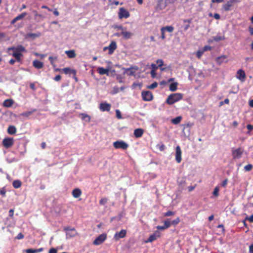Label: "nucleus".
<instances>
[{
    "label": "nucleus",
    "instance_id": "1",
    "mask_svg": "<svg viewBox=\"0 0 253 253\" xmlns=\"http://www.w3.org/2000/svg\"><path fill=\"white\" fill-rule=\"evenodd\" d=\"M183 95L181 93H175L170 94L167 99L166 103L172 105L182 99Z\"/></svg>",
    "mask_w": 253,
    "mask_h": 253
},
{
    "label": "nucleus",
    "instance_id": "2",
    "mask_svg": "<svg viewBox=\"0 0 253 253\" xmlns=\"http://www.w3.org/2000/svg\"><path fill=\"white\" fill-rule=\"evenodd\" d=\"M244 152V150L242 147L237 148H232L231 153L233 159H239L242 158Z\"/></svg>",
    "mask_w": 253,
    "mask_h": 253
},
{
    "label": "nucleus",
    "instance_id": "3",
    "mask_svg": "<svg viewBox=\"0 0 253 253\" xmlns=\"http://www.w3.org/2000/svg\"><path fill=\"white\" fill-rule=\"evenodd\" d=\"M64 230L66 232L67 238H71L75 237L78 233L75 228H71V227L68 226L65 227Z\"/></svg>",
    "mask_w": 253,
    "mask_h": 253
},
{
    "label": "nucleus",
    "instance_id": "4",
    "mask_svg": "<svg viewBox=\"0 0 253 253\" xmlns=\"http://www.w3.org/2000/svg\"><path fill=\"white\" fill-rule=\"evenodd\" d=\"M113 146L116 149H122L124 150H126L128 147L127 143L124 141H117L113 143Z\"/></svg>",
    "mask_w": 253,
    "mask_h": 253
},
{
    "label": "nucleus",
    "instance_id": "5",
    "mask_svg": "<svg viewBox=\"0 0 253 253\" xmlns=\"http://www.w3.org/2000/svg\"><path fill=\"white\" fill-rule=\"evenodd\" d=\"M107 239V234L103 233L97 237L93 242V244L95 246L101 245Z\"/></svg>",
    "mask_w": 253,
    "mask_h": 253
},
{
    "label": "nucleus",
    "instance_id": "6",
    "mask_svg": "<svg viewBox=\"0 0 253 253\" xmlns=\"http://www.w3.org/2000/svg\"><path fill=\"white\" fill-rule=\"evenodd\" d=\"M141 96L145 101H150L153 99V94L150 91H143L141 92Z\"/></svg>",
    "mask_w": 253,
    "mask_h": 253
},
{
    "label": "nucleus",
    "instance_id": "7",
    "mask_svg": "<svg viewBox=\"0 0 253 253\" xmlns=\"http://www.w3.org/2000/svg\"><path fill=\"white\" fill-rule=\"evenodd\" d=\"M2 144L6 148L11 147L14 144V139L13 138L7 137L3 139Z\"/></svg>",
    "mask_w": 253,
    "mask_h": 253
},
{
    "label": "nucleus",
    "instance_id": "8",
    "mask_svg": "<svg viewBox=\"0 0 253 253\" xmlns=\"http://www.w3.org/2000/svg\"><path fill=\"white\" fill-rule=\"evenodd\" d=\"M129 16L130 14L129 12L124 7H121L119 8L118 16L120 19H122L123 18H127Z\"/></svg>",
    "mask_w": 253,
    "mask_h": 253
},
{
    "label": "nucleus",
    "instance_id": "9",
    "mask_svg": "<svg viewBox=\"0 0 253 253\" xmlns=\"http://www.w3.org/2000/svg\"><path fill=\"white\" fill-rule=\"evenodd\" d=\"M117 43L114 41H112L110 43L109 45L107 47H104L103 50L105 51L106 49L109 50V54H112L114 50L117 48Z\"/></svg>",
    "mask_w": 253,
    "mask_h": 253
},
{
    "label": "nucleus",
    "instance_id": "10",
    "mask_svg": "<svg viewBox=\"0 0 253 253\" xmlns=\"http://www.w3.org/2000/svg\"><path fill=\"white\" fill-rule=\"evenodd\" d=\"M181 154L180 147L177 146L175 149V160L177 163H180L181 162Z\"/></svg>",
    "mask_w": 253,
    "mask_h": 253
},
{
    "label": "nucleus",
    "instance_id": "11",
    "mask_svg": "<svg viewBox=\"0 0 253 253\" xmlns=\"http://www.w3.org/2000/svg\"><path fill=\"white\" fill-rule=\"evenodd\" d=\"M99 109L102 111H109L111 109V104L106 102H102L99 104Z\"/></svg>",
    "mask_w": 253,
    "mask_h": 253
},
{
    "label": "nucleus",
    "instance_id": "12",
    "mask_svg": "<svg viewBox=\"0 0 253 253\" xmlns=\"http://www.w3.org/2000/svg\"><path fill=\"white\" fill-rule=\"evenodd\" d=\"M236 1V0H229L225 4L222 5V8L225 11H230L231 10V7L233 5V3Z\"/></svg>",
    "mask_w": 253,
    "mask_h": 253
},
{
    "label": "nucleus",
    "instance_id": "13",
    "mask_svg": "<svg viewBox=\"0 0 253 253\" xmlns=\"http://www.w3.org/2000/svg\"><path fill=\"white\" fill-rule=\"evenodd\" d=\"M126 231L125 229H122L119 232H117L114 235V239L118 241L121 238H123L126 236Z\"/></svg>",
    "mask_w": 253,
    "mask_h": 253
},
{
    "label": "nucleus",
    "instance_id": "14",
    "mask_svg": "<svg viewBox=\"0 0 253 253\" xmlns=\"http://www.w3.org/2000/svg\"><path fill=\"white\" fill-rule=\"evenodd\" d=\"M237 78L241 81H244L246 79V74L242 69H239L237 72Z\"/></svg>",
    "mask_w": 253,
    "mask_h": 253
},
{
    "label": "nucleus",
    "instance_id": "15",
    "mask_svg": "<svg viewBox=\"0 0 253 253\" xmlns=\"http://www.w3.org/2000/svg\"><path fill=\"white\" fill-rule=\"evenodd\" d=\"M41 36V33L40 32H37L36 33H28L25 36L26 39H31L34 40L36 38H38Z\"/></svg>",
    "mask_w": 253,
    "mask_h": 253
},
{
    "label": "nucleus",
    "instance_id": "16",
    "mask_svg": "<svg viewBox=\"0 0 253 253\" xmlns=\"http://www.w3.org/2000/svg\"><path fill=\"white\" fill-rule=\"evenodd\" d=\"M8 50H12L13 52L17 50V51H26V49L22 45H18L16 47L12 46L8 48Z\"/></svg>",
    "mask_w": 253,
    "mask_h": 253
},
{
    "label": "nucleus",
    "instance_id": "17",
    "mask_svg": "<svg viewBox=\"0 0 253 253\" xmlns=\"http://www.w3.org/2000/svg\"><path fill=\"white\" fill-rule=\"evenodd\" d=\"M160 237V233L159 232H156L149 236V237L147 239V241H146V243L152 242Z\"/></svg>",
    "mask_w": 253,
    "mask_h": 253
},
{
    "label": "nucleus",
    "instance_id": "18",
    "mask_svg": "<svg viewBox=\"0 0 253 253\" xmlns=\"http://www.w3.org/2000/svg\"><path fill=\"white\" fill-rule=\"evenodd\" d=\"M144 133V130L142 128H137L134 131V135L136 138L141 137Z\"/></svg>",
    "mask_w": 253,
    "mask_h": 253
},
{
    "label": "nucleus",
    "instance_id": "19",
    "mask_svg": "<svg viewBox=\"0 0 253 253\" xmlns=\"http://www.w3.org/2000/svg\"><path fill=\"white\" fill-rule=\"evenodd\" d=\"M33 66L38 69H42L43 67V62L39 61L38 60H35L33 62Z\"/></svg>",
    "mask_w": 253,
    "mask_h": 253
},
{
    "label": "nucleus",
    "instance_id": "20",
    "mask_svg": "<svg viewBox=\"0 0 253 253\" xmlns=\"http://www.w3.org/2000/svg\"><path fill=\"white\" fill-rule=\"evenodd\" d=\"M23 52V51H17L16 50L12 54V55L15 57V59L18 62H20L21 61V57L23 56L22 54Z\"/></svg>",
    "mask_w": 253,
    "mask_h": 253
},
{
    "label": "nucleus",
    "instance_id": "21",
    "mask_svg": "<svg viewBox=\"0 0 253 253\" xmlns=\"http://www.w3.org/2000/svg\"><path fill=\"white\" fill-rule=\"evenodd\" d=\"M121 35L123 36V38L125 40H127L131 38V36L133 35V34L130 32L126 31V30H124V31L121 32Z\"/></svg>",
    "mask_w": 253,
    "mask_h": 253
},
{
    "label": "nucleus",
    "instance_id": "22",
    "mask_svg": "<svg viewBox=\"0 0 253 253\" xmlns=\"http://www.w3.org/2000/svg\"><path fill=\"white\" fill-rule=\"evenodd\" d=\"M62 72L65 74H73L74 76L76 75V71L74 69H71L70 68H65L62 69Z\"/></svg>",
    "mask_w": 253,
    "mask_h": 253
},
{
    "label": "nucleus",
    "instance_id": "23",
    "mask_svg": "<svg viewBox=\"0 0 253 253\" xmlns=\"http://www.w3.org/2000/svg\"><path fill=\"white\" fill-rule=\"evenodd\" d=\"M72 194L74 198H78L81 196L82 191L80 189L76 188L72 191Z\"/></svg>",
    "mask_w": 253,
    "mask_h": 253
},
{
    "label": "nucleus",
    "instance_id": "24",
    "mask_svg": "<svg viewBox=\"0 0 253 253\" xmlns=\"http://www.w3.org/2000/svg\"><path fill=\"white\" fill-rule=\"evenodd\" d=\"M13 103L12 99H7L3 101V106L5 107H10L13 105Z\"/></svg>",
    "mask_w": 253,
    "mask_h": 253
},
{
    "label": "nucleus",
    "instance_id": "25",
    "mask_svg": "<svg viewBox=\"0 0 253 253\" xmlns=\"http://www.w3.org/2000/svg\"><path fill=\"white\" fill-rule=\"evenodd\" d=\"M97 72L100 75H105L106 74L108 75L109 74V70L107 69H105L103 67H99L97 69Z\"/></svg>",
    "mask_w": 253,
    "mask_h": 253
},
{
    "label": "nucleus",
    "instance_id": "26",
    "mask_svg": "<svg viewBox=\"0 0 253 253\" xmlns=\"http://www.w3.org/2000/svg\"><path fill=\"white\" fill-rule=\"evenodd\" d=\"M226 56H225V55H222V56H219V57H218L216 59V61L217 62V64H218L219 65H220L222 63L225 62H227V61H225L226 59Z\"/></svg>",
    "mask_w": 253,
    "mask_h": 253
},
{
    "label": "nucleus",
    "instance_id": "27",
    "mask_svg": "<svg viewBox=\"0 0 253 253\" xmlns=\"http://www.w3.org/2000/svg\"><path fill=\"white\" fill-rule=\"evenodd\" d=\"M66 54L70 58H73L76 57V53L74 50H67L65 51Z\"/></svg>",
    "mask_w": 253,
    "mask_h": 253
},
{
    "label": "nucleus",
    "instance_id": "28",
    "mask_svg": "<svg viewBox=\"0 0 253 253\" xmlns=\"http://www.w3.org/2000/svg\"><path fill=\"white\" fill-rule=\"evenodd\" d=\"M7 132L10 135L14 134L16 132V128L13 126H10L7 128Z\"/></svg>",
    "mask_w": 253,
    "mask_h": 253
},
{
    "label": "nucleus",
    "instance_id": "29",
    "mask_svg": "<svg viewBox=\"0 0 253 253\" xmlns=\"http://www.w3.org/2000/svg\"><path fill=\"white\" fill-rule=\"evenodd\" d=\"M80 116L83 120H85L87 122H90V117L88 115L84 113H81Z\"/></svg>",
    "mask_w": 253,
    "mask_h": 253
},
{
    "label": "nucleus",
    "instance_id": "30",
    "mask_svg": "<svg viewBox=\"0 0 253 253\" xmlns=\"http://www.w3.org/2000/svg\"><path fill=\"white\" fill-rule=\"evenodd\" d=\"M36 111V109H34L31 111H26L21 114V116L24 117H28L31 115L34 112Z\"/></svg>",
    "mask_w": 253,
    "mask_h": 253
},
{
    "label": "nucleus",
    "instance_id": "31",
    "mask_svg": "<svg viewBox=\"0 0 253 253\" xmlns=\"http://www.w3.org/2000/svg\"><path fill=\"white\" fill-rule=\"evenodd\" d=\"M178 83L177 82L173 83L169 85V89L171 91H175L177 89Z\"/></svg>",
    "mask_w": 253,
    "mask_h": 253
},
{
    "label": "nucleus",
    "instance_id": "32",
    "mask_svg": "<svg viewBox=\"0 0 253 253\" xmlns=\"http://www.w3.org/2000/svg\"><path fill=\"white\" fill-rule=\"evenodd\" d=\"M22 183L19 180H14L12 182V186L15 188H19L21 186Z\"/></svg>",
    "mask_w": 253,
    "mask_h": 253
},
{
    "label": "nucleus",
    "instance_id": "33",
    "mask_svg": "<svg viewBox=\"0 0 253 253\" xmlns=\"http://www.w3.org/2000/svg\"><path fill=\"white\" fill-rule=\"evenodd\" d=\"M163 30L165 31L166 30L169 32H172L174 30V28L172 26H168L162 27L161 29V31H163Z\"/></svg>",
    "mask_w": 253,
    "mask_h": 253
},
{
    "label": "nucleus",
    "instance_id": "34",
    "mask_svg": "<svg viewBox=\"0 0 253 253\" xmlns=\"http://www.w3.org/2000/svg\"><path fill=\"white\" fill-rule=\"evenodd\" d=\"M182 120V117L181 116H178L176 118L171 120V123L174 125H177L179 124Z\"/></svg>",
    "mask_w": 253,
    "mask_h": 253
},
{
    "label": "nucleus",
    "instance_id": "35",
    "mask_svg": "<svg viewBox=\"0 0 253 253\" xmlns=\"http://www.w3.org/2000/svg\"><path fill=\"white\" fill-rule=\"evenodd\" d=\"M213 39L215 42H219L221 40H224L225 39V37L223 36H216L213 37Z\"/></svg>",
    "mask_w": 253,
    "mask_h": 253
},
{
    "label": "nucleus",
    "instance_id": "36",
    "mask_svg": "<svg viewBox=\"0 0 253 253\" xmlns=\"http://www.w3.org/2000/svg\"><path fill=\"white\" fill-rule=\"evenodd\" d=\"M27 13L24 12H23L21 14H20V15L17 16L16 17H15V19L17 20V21H18V20H20L21 19H22L23 18H24L26 15H27Z\"/></svg>",
    "mask_w": 253,
    "mask_h": 253
},
{
    "label": "nucleus",
    "instance_id": "37",
    "mask_svg": "<svg viewBox=\"0 0 253 253\" xmlns=\"http://www.w3.org/2000/svg\"><path fill=\"white\" fill-rule=\"evenodd\" d=\"M126 73L129 76H132L134 74V72L133 71L132 68H129L126 69Z\"/></svg>",
    "mask_w": 253,
    "mask_h": 253
},
{
    "label": "nucleus",
    "instance_id": "38",
    "mask_svg": "<svg viewBox=\"0 0 253 253\" xmlns=\"http://www.w3.org/2000/svg\"><path fill=\"white\" fill-rule=\"evenodd\" d=\"M253 165L252 164H248L244 167V170L246 171H250L252 170Z\"/></svg>",
    "mask_w": 253,
    "mask_h": 253
},
{
    "label": "nucleus",
    "instance_id": "39",
    "mask_svg": "<svg viewBox=\"0 0 253 253\" xmlns=\"http://www.w3.org/2000/svg\"><path fill=\"white\" fill-rule=\"evenodd\" d=\"M108 201V199L106 197L101 198L99 201V204L100 205L104 206L105 205Z\"/></svg>",
    "mask_w": 253,
    "mask_h": 253
},
{
    "label": "nucleus",
    "instance_id": "40",
    "mask_svg": "<svg viewBox=\"0 0 253 253\" xmlns=\"http://www.w3.org/2000/svg\"><path fill=\"white\" fill-rule=\"evenodd\" d=\"M114 28L118 30H121L122 31L126 30L127 29L126 27H124L122 25H115L114 26Z\"/></svg>",
    "mask_w": 253,
    "mask_h": 253
},
{
    "label": "nucleus",
    "instance_id": "41",
    "mask_svg": "<svg viewBox=\"0 0 253 253\" xmlns=\"http://www.w3.org/2000/svg\"><path fill=\"white\" fill-rule=\"evenodd\" d=\"M33 13H34L35 18L36 19L37 17L43 19L44 18V16L40 14H38L37 11L36 10H34Z\"/></svg>",
    "mask_w": 253,
    "mask_h": 253
},
{
    "label": "nucleus",
    "instance_id": "42",
    "mask_svg": "<svg viewBox=\"0 0 253 253\" xmlns=\"http://www.w3.org/2000/svg\"><path fill=\"white\" fill-rule=\"evenodd\" d=\"M119 91H120L119 88L117 86H115L113 88V90L112 91V94H117V93H118L119 92Z\"/></svg>",
    "mask_w": 253,
    "mask_h": 253
},
{
    "label": "nucleus",
    "instance_id": "43",
    "mask_svg": "<svg viewBox=\"0 0 253 253\" xmlns=\"http://www.w3.org/2000/svg\"><path fill=\"white\" fill-rule=\"evenodd\" d=\"M213 195L215 197H218L219 195V188L217 187H216L213 190Z\"/></svg>",
    "mask_w": 253,
    "mask_h": 253
},
{
    "label": "nucleus",
    "instance_id": "44",
    "mask_svg": "<svg viewBox=\"0 0 253 253\" xmlns=\"http://www.w3.org/2000/svg\"><path fill=\"white\" fill-rule=\"evenodd\" d=\"M180 222V219L179 217H177L176 219H174L171 222V225H176Z\"/></svg>",
    "mask_w": 253,
    "mask_h": 253
},
{
    "label": "nucleus",
    "instance_id": "45",
    "mask_svg": "<svg viewBox=\"0 0 253 253\" xmlns=\"http://www.w3.org/2000/svg\"><path fill=\"white\" fill-rule=\"evenodd\" d=\"M158 86V83L157 82H154L152 84L148 86V88L149 89H154Z\"/></svg>",
    "mask_w": 253,
    "mask_h": 253
},
{
    "label": "nucleus",
    "instance_id": "46",
    "mask_svg": "<svg viewBox=\"0 0 253 253\" xmlns=\"http://www.w3.org/2000/svg\"><path fill=\"white\" fill-rule=\"evenodd\" d=\"M164 226L166 228V229L168 228L171 225V222H170L169 220H166L164 222Z\"/></svg>",
    "mask_w": 253,
    "mask_h": 253
},
{
    "label": "nucleus",
    "instance_id": "47",
    "mask_svg": "<svg viewBox=\"0 0 253 253\" xmlns=\"http://www.w3.org/2000/svg\"><path fill=\"white\" fill-rule=\"evenodd\" d=\"M228 104L229 103V100L228 98H226L224 99V101H221L219 103V106H221L223 105L224 104Z\"/></svg>",
    "mask_w": 253,
    "mask_h": 253
},
{
    "label": "nucleus",
    "instance_id": "48",
    "mask_svg": "<svg viewBox=\"0 0 253 253\" xmlns=\"http://www.w3.org/2000/svg\"><path fill=\"white\" fill-rule=\"evenodd\" d=\"M174 214V212L169 211L164 213V216H169L173 215Z\"/></svg>",
    "mask_w": 253,
    "mask_h": 253
},
{
    "label": "nucleus",
    "instance_id": "49",
    "mask_svg": "<svg viewBox=\"0 0 253 253\" xmlns=\"http://www.w3.org/2000/svg\"><path fill=\"white\" fill-rule=\"evenodd\" d=\"M48 59L50 61V62L51 64L53 65H54L53 60H57V57H53L52 56H49V58H48Z\"/></svg>",
    "mask_w": 253,
    "mask_h": 253
},
{
    "label": "nucleus",
    "instance_id": "50",
    "mask_svg": "<svg viewBox=\"0 0 253 253\" xmlns=\"http://www.w3.org/2000/svg\"><path fill=\"white\" fill-rule=\"evenodd\" d=\"M0 193L1 195H2L3 197H5L6 196V190L4 187L1 188L0 190Z\"/></svg>",
    "mask_w": 253,
    "mask_h": 253
},
{
    "label": "nucleus",
    "instance_id": "51",
    "mask_svg": "<svg viewBox=\"0 0 253 253\" xmlns=\"http://www.w3.org/2000/svg\"><path fill=\"white\" fill-rule=\"evenodd\" d=\"M24 237V235L22 233H19L15 237V239L17 240H20L23 239Z\"/></svg>",
    "mask_w": 253,
    "mask_h": 253
},
{
    "label": "nucleus",
    "instance_id": "52",
    "mask_svg": "<svg viewBox=\"0 0 253 253\" xmlns=\"http://www.w3.org/2000/svg\"><path fill=\"white\" fill-rule=\"evenodd\" d=\"M156 62L158 64V67H161L164 64V62L162 59H158Z\"/></svg>",
    "mask_w": 253,
    "mask_h": 253
},
{
    "label": "nucleus",
    "instance_id": "53",
    "mask_svg": "<svg viewBox=\"0 0 253 253\" xmlns=\"http://www.w3.org/2000/svg\"><path fill=\"white\" fill-rule=\"evenodd\" d=\"M26 253H36V249H28L26 250Z\"/></svg>",
    "mask_w": 253,
    "mask_h": 253
},
{
    "label": "nucleus",
    "instance_id": "54",
    "mask_svg": "<svg viewBox=\"0 0 253 253\" xmlns=\"http://www.w3.org/2000/svg\"><path fill=\"white\" fill-rule=\"evenodd\" d=\"M116 116L118 119H122V115L120 111L119 110H116Z\"/></svg>",
    "mask_w": 253,
    "mask_h": 253
},
{
    "label": "nucleus",
    "instance_id": "55",
    "mask_svg": "<svg viewBox=\"0 0 253 253\" xmlns=\"http://www.w3.org/2000/svg\"><path fill=\"white\" fill-rule=\"evenodd\" d=\"M211 47L209 45H205L203 48V51L211 50Z\"/></svg>",
    "mask_w": 253,
    "mask_h": 253
},
{
    "label": "nucleus",
    "instance_id": "56",
    "mask_svg": "<svg viewBox=\"0 0 253 253\" xmlns=\"http://www.w3.org/2000/svg\"><path fill=\"white\" fill-rule=\"evenodd\" d=\"M227 182H228V179H226L224 180H223L222 182V183H221L222 186H223L224 187H225L226 186V185H227Z\"/></svg>",
    "mask_w": 253,
    "mask_h": 253
},
{
    "label": "nucleus",
    "instance_id": "57",
    "mask_svg": "<svg viewBox=\"0 0 253 253\" xmlns=\"http://www.w3.org/2000/svg\"><path fill=\"white\" fill-rule=\"evenodd\" d=\"M246 220H248L250 222H253V214L251 215L249 217H247L246 218Z\"/></svg>",
    "mask_w": 253,
    "mask_h": 253
},
{
    "label": "nucleus",
    "instance_id": "58",
    "mask_svg": "<svg viewBox=\"0 0 253 253\" xmlns=\"http://www.w3.org/2000/svg\"><path fill=\"white\" fill-rule=\"evenodd\" d=\"M61 79V77L60 75H58L57 76H56L54 78V80L56 81V82H58V81H59Z\"/></svg>",
    "mask_w": 253,
    "mask_h": 253
},
{
    "label": "nucleus",
    "instance_id": "59",
    "mask_svg": "<svg viewBox=\"0 0 253 253\" xmlns=\"http://www.w3.org/2000/svg\"><path fill=\"white\" fill-rule=\"evenodd\" d=\"M157 229L161 230H164L166 229V228L165 227L164 225L163 226L158 225L157 226Z\"/></svg>",
    "mask_w": 253,
    "mask_h": 253
},
{
    "label": "nucleus",
    "instance_id": "60",
    "mask_svg": "<svg viewBox=\"0 0 253 253\" xmlns=\"http://www.w3.org/2000/svg\"><path fill=\"white\" fill-rule=\"evenodd\" d=\"M5 37V33L3 32H0V42Z\"/></svg>",
    "mask_w": 253,
    "mask_h": 253
},
{
    "label": "nucleus",
    "instance_id": "61",
    "mask_svg": "<svg viewBox=\"0 0 253 253\" xmlns=\"http://www.w3.org/2000/svg\"><path fill=\"white\" fill-rule=\"evenodd\" d=\"M247 128L249 130V132L253 129V126L249 124L247 126Z\"/></svg>",
    "mask_w": 253,
    "mask_h": 253
},
{
    "label": "nucleus",
    "instance_id": "62",
    "mask_svg": "<svg viewBox=\"0 0 253 253\" xmlns=\"http://www.w3.org/2000/svg\"><path fill=\"white\" fill-rule=\"evenodd\" d=\"M151 75L152 78H155L156 76V70H152L151 71Z\"/></svg>",
    "mask_w": 253,
    "mask_h": 253
},
{
    "label": "nucleus",
    "instance_id": "63",
    "mask_svg": "<svg viewBox=\"0 0 253 253\" xmlns=\"http://www.w3.org/2000/svg\"><path fill=\"white\" fill-rule=\"evenodd\" d=\"M249 253H253V244L249 247Z\"/></svg>",
    "mask_w": 253,
    "mask_h": 253
},
{
    "label": "nucleus",
    "instance_id": "64",
    "mask_svg": "<svg viewBox=\"0 0 253 253\" xmlns=\"http://www.w3.org/2000/svg\"><path fill=\"white\" fill-rule=\"evenodd\" d=\"M49 253H57V250L55 249L51 248L50 249Z\"/></svg>",
    "mask_w": 253,
    "mask_h": 253
}]
</instances>
